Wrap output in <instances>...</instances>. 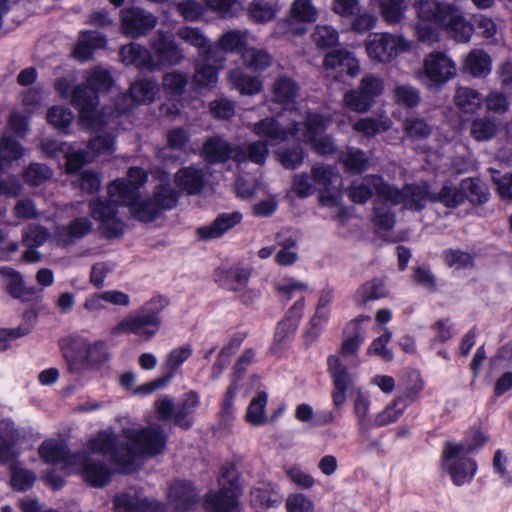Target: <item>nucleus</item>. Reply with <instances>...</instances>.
Instances as JSON below:
<instances>
[{
	"mask_svg": "<svg viewBox=\"0 0 512 512\" xmlns=\"http://www.w3.org/2000/svg\"><path fill=\"white\" fill-rule=\"evenodd\" d=\"M169 305V299L163 295L152 297L146 301L136 314H130L119 321L111 329V334H134L141 338L151 339L160 329L161 313Z\"/></svg>",
	"mask_w": 512,
	"mask_h": 512,
	"instance_id": "f257e3e1",
	"label": "nucleus"
},
{
	"mask_svg": "<svg viewBox=\"0 0 512 512\" xmlns=\"http://www.w3.org/2000/svg\"><path fill=\"white\" fill-rule=\"evenodd\" d=\"M463 451L461 444L446 441L440 457L442 472L449 475L457 487L471 483L478 471L477 461Z\"/></svg>",
	"mask_w": 512,
	"mask_h": 512,
	"instance_id": "f03ea898",
	"label": "nucleus"
},
{
	"mask_svg": "<svg viewBox=\"0 0 512 512\" xmlns=\"http://www.w3.org/2000/svg\"><path fill=\"white\" fill-rule=\"evenodd\" d=\"M71 105L78 111L81 128L99 131L104 125L103 114L98 110L100 97L83 83L76 85L71 92Z\"/></svg>",
	"mask_w": 512,
	"mask_h": 512,
	"instance_id": "7ed1b4c3",
	"label": "nucleus"
},
{
	"mask_svg": "<svg viewBox=\"0 0 512 512\" xmlns=\"http://www.w3.org/2000/svg\"><path fill=\"white\" fill-rule=\"evenodd\" d=\"M385 90V82L379 75L372 73L365 74L357 88L350 89L344 93L343 102L345 107L356 113L368 112L376 103Z\"/></svg>",
	"mask_w": 512,
	"mask_h": 512,
	"instance_id": "20e7f679",
	"label": "nucleus"
},
{
	"mask_svg": "<svg viewBox=\"0 0 512 512\" xmlns=\"http://www.w3.org/2000/svg\"><path fill=\"white\" fill-rule=\"evenodd\" d=\"M119 203L111 198L97 197L89 202L91 217L99 222L101 234L106 239H117L125 232V223L118 215Z\"/></svg>",
	"mask_w": 512,
	"mask_h": 512,
	"instance_id": "39448f33",
	"label": "nucleus"
},
{
	"mask_svg": "<svg viewBox=\"0 0 512 512\" xmlns=\"http://www.w3.org/2000/svg\"><path fill=\"white\" fill-rule=\"evenodd\" d=\"M305 307V297L301 296L286 311L284 317L276 324L273 341L269 347L272 355L280 356L288 344L293 340Z\"/></svg>",
	"mask_w": 512,
	"mask_h": 512,
	"instance_id": "423d86ee",
	"label": "nucleus"
},
{
	"mask_svg": "<svg viewBox=\"0 0 512 512\" xmlns=\"http://www.w3.org/2000/svg\"><path fill=\"white\" fill-rule=\"evenodd\" d=\"M323 68L335 81L340 82L346 76L356 77L360 72V63L353 52L345 48H336L325 54Z\"/></svg>",
	"mask_w": 512,
	"mask_h": 512,
	"instance_id": "0eeeda50",
	"label": "nucleus"
},
{
	"mask_svg": "<svg viewBox=\"0 0 512 512\" xmlns=\"http://www.w3.org/2000/svg\"><path fill=\"white\" fill-rule=\"evenodd\" d=\"M121 29L124 35L139 38L153 30L158 22L157 17L141 7H128L120 12Z\"/></svg>",
	"mask_w": 512,
	"mask_h": 512,
	"instance_id": "6e6552de",
	"label": "nucleus"
},
{
	"mask_svg": "<svg viewBox=\"0 0 512 512\" xmlns=\"http://www.w3.org/2000/svg\"><path fill=\"white\" fill-rule=\"evenodd\" d=\"M327 371L333 384L331 392L333 405L336 409H341L347 400V392L353 385L352 376L347 366H345L336 355L328 356Z\"/></svg>",
	"mask_w": 512,
	"mask_h": 512,
	"instance_id": "1a4fd4ad",
	"label": "nucleus"
},
{
	"mask_svg": "<svg viewBox=\"0 0 512 512\" xmlns=\"http://www.w3.org/2000/svg\"><path fill=\"white\" fill-rule=\"evenodd\" d=\"M167 501L175 512L193 511L200 501L199 491L190 480L174 479L168 487Z\"/></svg>",
	"mask_w": 512,
	"mask_h": 512,
	"instance_id": "9d476101",
	"label": "nucleus"
},
{
	"mask_svg": "<svg viewBox=\"0 0 512 512\" xmlns=\"http://www.w3.org/2000/svg\"><path fill=\"white\" fill-rule=\"evenodd\" d=\"M408 49L409 43L402 36H395L390 33H383L379 38L366 44L369 57L382 63L391 62L399 53Z\"/></svg>",
	"mask_w": 512,
	"mask_h": 512,
	"instance_id": "9b49d317",
	"label": "nucleus"
},
{
	"mask_svg": "<svg viewBox=\"0 0 512 512\" xmlns=\"http://www.w3.org/2000/svg\"><path fill=\"white\" fill-rule=\"evenodd\" d=\"M150 49L156 64V70L176 66L184 59L183 51L177 45L173 36L162 31L158 32V36L150 42Z\"/></svg>",
	"mask_w": 512,
	"mask_h": 512,
	"instance_id": "f8f14e48",
	"label": "nucleus"
},
{
	"mask_svg": "<svg viewBox=\"0 0 512 512\" xmlns=\"http://www.w3.org/2000/svg\"><path fill=\"white\" fill-rule=\"evenodd\" d=\"M136 451L147 457L161 454L167 444V435L158 427H143L128 435Z\"/></svg>",
	"mask_w": 512,
	"mask_h": 512,
	"instance_id": "ddd939ff",
	"label": "nucleus"
},
{
	"mask_svg": "<svg viewBox=\"0 0 512 512\" xmlns=\"http://www.w3.org/2000/svg\"><path fill=\"white\" fill-rule=\"evenodd\" d=\"M425 77L434 86H442L456 75L455 63L444 53H429L423 62Z\"/></svg>",
	"mask_w": 512,
	"mask_h": 512,
	"instance_id": "4468645a",
	"label": "nucleus"
},
{
	"mask_svg": "<svg viewBox=\"0 0 512 512\" xmlns=\"http://www.w3.org/2000/svg\"><path fill=\"white\" fill-rule=\"evenodd\" d=\"M225 57H216V49H208L195 63L194 82L201 88L214 87L218 82V72Z\"/></svg>",
	"mask_w": 512,
	"mask_h": 512,
	"instance_id": "2eb2a0df",
	"label": "nucleus"
},
{
	"mask_svg": "<svg viewBox=\"0 0 512 512\" xmlns=\"http://www.w3.org/2000/svg\"><path fill=\"white\" fill-rule=\"evenodd\" d=\"M60 348L70 372L81 373L87 370V339L69 336L60 341Z\"/></svg>",
	"mask_w": 512,
	"mask_h": 512,
	"instance_id": "dca6fc26",
	"label": "nucleus"
},
{
	"mask_svg": "<svg viewBox=\"0 0 512 512\" xmlns=\"http://www.w3.org/2000/svg\"><path fill=\"white\" fill-rule=\"evenodd\" d=\"M242 220L243 215L239 211L222 212L210 224L198 227L196 235L202 241L218 239L239 225Z\"/></svg>",
	"mask_w": 512,
	"mask_h": 512,
	"instance_id": "f3484780",
	"label": "nucleus"
},
{
	"mask_svg": "<svg viewBox=\"0 0 512 512\" xmlns=\"http://www.w3.org/2000/svg\"><path fill=\"white\" fill-rule=\"evenodd\" d=\"M453 5L437 0H418L414 3V9L417 20L442 27L445 25L449 13L452 12Z\"/></svg>",
	"mask_w": 512,
	"mask_h": 512,
	"instance_id": "a211bd4d",
	"label": "nucleus"
},
{
	"mask_svg": "<svg viewBox=\"0 0 512 512\" xmlns=\"http://www.w3.org/2000/svg\"><path fill=\"white\" fill-rule=\"evenodd\" d=\"M80 475L89 486L102 488L111 481L112 471L103 461L85 457L80 463Z\"/></svg>",
	"mask_w": 512,
	"mask_h": 512,
	"instance_id": "6ab92c4d",
	"label": "nucleus"
},
{
	"mask_svg": "<svg viewBox=\"0 0 512 512\" xmlns=\"http://www.w3.org/2000/svg\"><path fill=\"white\" fill-rule=\"evenodd\" d=\"M236 145L230 144L220 136H212L202 146L204 159L208 164H220L234 160Z\"/></svg>",
	"mask_w": 512,
	"mask_h": 512,
	"instance_id": "aec40b11",
	"label": "nucleus"
},
{
	"mask_svg": "<svg viewBox=\"0 0 512 512\" xmlns=\"http://www.w3.org/2000/svg\"><path fill=\"white\" fill-rule=\"evenodd\" d=\"M119 55L125 65H132L139 70H156L151 49L149 50L138 43L122 46Z\"/></svg>",
	"mask_w": 512,
	"mask_h": 512,
	"instance_id": "412c9836",
	"label": "nucleus"
},
{
	"mask_svg": "<svg viewBox=\"0 0 512 512\" xmlns=\"http://www.w3.org/2000/svg\"><path fill=\"white\" fill-rule=\"evenodd\" d=\"M241 490L226 488L222 485L217 492L206 495L207 508L213 512H237Z\"/></svg>",
	"mask_w": 512,
	"mask_h": 512,
	"instance_id": "4be33fe9",
	"label": "nucleus"
},
{
	"mask_svg": "<svg viewBox=\"0 0 512 512\" xmlns=\"http://www.w3.org/2000/svg\"><path fill=\"white\" fill-rule=\"evenodd\" d=\"M174 183L180 191L189 195L201 192L205 185V176L201 169L191 165L178 169L174 175Z\"/></svg>",
	"mask_w": 512,
	"mask_h": 512,
	"instance_id": "5701e85b",
	"label": "nucleus"
},
{
	"mask_svg": "<svg viewBox=\"0 0 512 512\" xmlns=\"http://www.w3.org/2000/svg\"><path fill=\"white\" fill-rule=\"evenodd\" d=\"M385 282L381 278H373L361 284L352 296L358 308H364L369 302L383 299L388 296Z\"/></svg>",
	"mask_w": 512,
	"mask_h": 512,
	"instance_id": "b1692460",
	"label": "nucleus"
},
{
	"mask_svg": "<svg viewBox=\"0 0 512 512\" xmlns=\"http://www.w3.org/2000/svg\"><path fill=\"white\" fill-rule=\"evenodd\" d=\"M200 406V395L190 390L183 395L174 414V424L183 430H189L194 423L193 414Z\"/></svg>",
	"mask_w": 512,
	"mask_h": 512,
	"instance_id": "393cba45",
	"label": "nucleus"
},
{
	"mask_svg": "<svg viewBox=\"0 0 512 512\" xmlns=\"http://www.w3.org/2000/svg\"><path fill=\"white\" fill-rule=\"evenodd\" d=\"M248 34L247 31L242 30H228L224 32L213 48L216 49V57H224L222 53H232L243 55L244 50L247 49Z\"/></svg>",
	"mask_w": 512,
	"mask_h": 512,
	"instance_id": "a878e982",
	"label": "nucleus"
},
{
	"mask_svg": "<svg viewBox=\"0 0 512 512\" xmlns=\"http://www.w3.org/2000/svg\"><path fill=\"white\" fill-rule=\"evenodd\" d=\"M251 277V273L245 268H228L215 270V282L219 287L233 292L245 288Z\"/></svg>",
	"mask_w": 512,
	"mask_h": 512,
	"instance_id": "bb28decb",
	"label": "nucleus"
},
{
	"mask_svg": "<svg viewBox=\"0 0 512 512\" xmlns=\"http://www.w3.org/2000/svg\"><path fill=\"white\" fill-rule=\"evenodd\" d=\"M300 86L296 80L287 75H278L272 85L273 101L282 106H289L296 102Z\"/></svg>",
	"mask_w": 512,
	"mask_h": 512,
	"instance_id": "cd10ccee",
	"label": "nucleus"
},
{
	"mask_svg": "<svg viewBox=\"0 0 512 512\" xmlns=\"http://www.w3.org/2000/svg\"><path fill=\"white\" fill-rule=\"evenodd\" d=\"M235 150L234 161L237 163L251 162L262 166L269 155L268 142L264 140L253 141L244 146L236 145Z\"/></svg>",
	"mask_w": 512,
	"mask_h": 512,
	"instance_id": "c85d7f7f",
	"label": "nucleus"
},
{
	"mask_svg": "<svg viewBox=\"0 0 512 512\" xmlns=\"http://www.w3.org/2000/svg\"><path fill=\"white\" fill-rule=\"evenodd\" d=\"M442 28L446 30L454 40L461 43L468 42L473 34V25L465 19L461 11L455 5H453L452 12L449 13L445 25L442 26Z\"/></svg>",
	"mask_w": 512,
	"mask_h": 512,
	"instance_id": "c756f323",
	"label": "nucleus"
},
{
	"mask_svg": "<svg viewBox=\"0 0 512 512\" xmlns=\"http://www.w3.org/2000/svg\"><path fill=\"white\" fill-rule=\"evenodd\" d=\"M371 320L369 315L360 314L352 319L346 326L345 332L349 331L351 335L346 337L340 348V354L344 357L349 355H356L364 341L362 336L361 324Z\"/></svg>",
	"mask_w": 512,
	"mask_h": 512,
	"instance_id": "7c9ffc66",
	"label": "nucleus"
},
{
	"mask_svg": "<svg viewBox=\"0 0 512 512\" xmlns=\"http://www.w3.org/2000/svg\"><path fill=\"white\" fill-rule=\"evenodd\" d=\"M331 123L329 115L317 111L308 110L302 121L303 133L301 134L304 143L314 141V138L322 136Z\"/></svg>",
	"mask_w": 512,
	"mask_h": 512,
	"instance_id": "2f4dec72",
	"label": "nucleus"
},
{
	"mask_svg": "<svg viewBox=\"0 0 512 512\" xmlns=\"http://www.w3.org/2000/svg\"><path fill=\"white\" fill-rule=\"evenodd\" d=\"M492 69V59L484 50H472L463 61V73H468L474 78L487 77Z\"/></svg>",
	"mask_w": 512,
	"mask_h": 512,
	"instance_id": "473e14b6",
	"label": "nucleus"
},
{
	"mask_svg": "<svg viewBox=\"0 0 512 512\" xmlns=\"http://www.w3.org/2000/svg\"><path fill=\"white\" fill-rule=\"evenodd\" d=\"M344 171L350 175H360L368 169L369 159L365 152L356 147L348 146L338 157Z\"/></svg>",
	"mask_w": 512,
	"mask_h": 512,
	"instance_id": "72a5a7b5",
	"label": "nucleus"
},
{
	"mask_svg": "<svg viewBox=\"0 0 512 512\" xmlns=\"http://www.w3.org/2000/svg\"><path fill=\"white\" fill-rule=\"evenodd\" d=\"M424 387L425 381L423 380L421 373L417 370L412 371L408 376V383L405 387V391L403 394L394 398V405L406 410L411 404L420 399Z\"/></svg>",
	"mask_w": 512,
	"mask_h": 512,
	"instance_id": "f704fd0d",
	"label": "nucleus"
},
{
	"mask_svg": "<svg viewBox=\"0 0 512 512\" xmlns=\"http://www.w3.org/2000/svg\"><path fill=\"white\" fill-rule=\"evenodd\" d=\"M255 135L265 138L268 144L284 142L288 139V131L281 126L278 120L272 117H266L259 120L253 126Z\"/></svg>",
	"mask_w": 512,
	"mask_h": 512,
	"instance_id": "c9c22d12",
	"label": "nucleus"
},
{
	"mask_svg": "<svg viewBox=\"0 0 512 512\" xmlns=\"http://www.w3.org/2000/svg\"><path fill=\"white\" fill-rule=\"evenodd\" d=\"M159 91V84L153 78L137 80L129 87L130 97L137 104L152 103L156 99Z\"/></svg>",
	"mask_w": 512,
	"mask_h": 512,
	"instance_id": "e433bc0d",
	"label": "nucleus"
},
{
	"mask_svg": "<svg viewBox=\"0 0 512 512\" xmlns=\"http://www.w3.org/2000/svg\"><path fill=\"white\" fill-rule=\"evenodd\" d=\"M151 198L162 215L165 211H171L179 202L180 192L172 187L169 182L157 184Z\"/></svg>",
	"mask_w": 512,
	"mask_h": 512,
	"instance_id": "4c0bfd02",
	"label": "nucleus"
},
{
	"mask_svg": "<svg viewBox=\"0 0 512 512\" xmlns=\"http://www.w3.org/2000/svg\"><path fill=\"white\" fill-rule=\"evenodd\" d=\"M371 179L373 181V188L376 194L390 201L393 205H399L405 203L408 198V194L405 189H399L383 180L379 175H368L365 180Z\"/></svg>",
	"mask_w": 512,
	"mask_h": 512,
	"instance_id": "58836bf2",
	"label": "nucleus"
},
{
	"mask_svg": "<svg viewBox=\"0 0 512 512\" xmlns=\"http://www.w3.org/2000/svg\"><path fill=\"white\" fill-rule=\"evenodd\" d=\"M83 84L99 96L100 93H107L111 90L114 85V79L107 69L97 65L87 71Z\"/></svg>",
	"mask_w": 512,
	"mask_h": 512,
	"instance_id": "ea45409f",
	"label": "nucleus"
},
{
	"mask_svg": "<svg viewBox=\"0 0 512 512\" xmlns=\"http://www.w3.org/2000/svg\"><path fill=\"white\" fill-rule=\"evenodd\" d=\"M107 190L110 197L117 196L119 203L128 208L132 207L133 203L140 196V191L137 190V186H134L125 178L114 180L109 184Z\"/></svg>",
	"mask_w": 512,
	"mask_h": 512,
	"instance_id": "a19ab883",
	"label": "nucleus"
},
{
	"mask_svg": "<svg viewBox=\"0 0 512 512\" xmlns=\"http://www.w3.org/2000/svg\"><path fill=\"white\" fill-rule=\"evenodd\" d=\"M268 394L265 391H259L251 399L245 414V421L252 426L258 427L268 423L266 416V406Z\"/></svg>",
	"mask_w": 512,
	"mask_h": 512,
	"instance_id": "79ce46f5",
	"label": "nucleus"
},
{
	"mask_svg": "<svg viewBox=\"0 0 512 512\" xmlns=\"http://www.w3.org/2000/svg\"><path fill=\"white\" fill-rule=\"evenodd\" d=\"M243 65L252 72H263L273 63V57L266 50L247 47L241 56Z\"/></svg>",
	"mask_w": 512,
	"mask_h": 512,
	"instance_id": "37998d69",
	"label": "nucleus"
},
{
	"mask_svg": "<svg viewBox=\"0 0 512 512\" xmlns=\"http://www.w3.org/2000/svg\"><path fill=\"white\" fill-rule=\"evenodd\" d=\"M38 453L47 464L66 462L70 457V450L67 445L55 440L43 441L39 446Z\"/></svg>",
	"mask_w": 512,
	"mask_h": 512,
	"instance_id": "c03bdc74",
	"label": "nucleus"
},
{
	"mask_svg": "<svg viewBox=\"0 0 512 512\" xmlns=\"http://www.w3.org/2000/svg\"><path fill=\"white\" fill-rule=\"evenodd\" d=\"M378 8L386 24L397 25L405 18L408 4L406 0H378Z\"/></svg>",
	"mask_w": 512,
	"mask_h": 512,
	"instance_id": "a18cd8bd",
	"label": "nucleus"
},
{
	"mask_svg": "<svg viewBox=\"0 0 512 512\" xmlns=\"http://www.w3.org/2000/svg\"><path fill=\"white\" fill-rule=\"evenodd\" d=\"M455 105L466 114L475 113L482 105L484 99L475 89L458 87L454 96Z\"/></svg>",
	"mask_w": 512,
	"mask_h": 512,
	"instance_id": "49530a36",
	"label": "nucleus"
},
{
	"mask_svg": "<svg viewBox=\"0 0 512 512\" xmlns=\"http://www.w3.org/2000/svg\"><path fill=\"white\" fill-rule=\"evenodd\" d=\"M467 198V193L462 189L461 184L459 187L445 184L437 193L431 196V202L441 203L447 208H457L462 205Z\"/></svg>",
	"mask_w": 512,
	"mask_h": 512,
	"instance_id": "de8ad7c7",
	"label": "nucleus"
},
{
	"mask_svg": "<svg viewBox=\"0 0 512 512\" xmlns=\"http://www.w3.org/2000/svg\"><path fill=\"white\" fill-rule=\"evenodd\" d=\"M73 119L72 111L67 107L59 105L51 106L46 115L47 123L63 135L70 133Z\"/></svg>",
	"mask_w": 512,
	"mask_h": 512,
	"instance_id": "09e8293b",
	"label": "nucleus"
},
{
	"mask_svg": "<svg viewBox=\"0 0 512 512\" xmlns=\"http://www.w3.org/2000/svg\"><path fill=\"white\" fill-rule=\"evenodd\" d=\"M192 353L193 350L190 344L172 349L164 362L165 373L163 376L170 382L183 363L191 357Z\"/></svg>",
	"mask_w": 512,
	"mask_h": 512,
	"instance_id": "8fccbe9b",
	"label": "nucleus"
},
{
	"mask_svg": "<svg viewBox=\"0 0 512 512\" xmlns=\"http://www.w3.org/2000/svg\"><path fill=\"white\" fill-rule=\"evenodd\" d=\"M461 187L467 193V198L473 206L485 204L490 197L488 187L479 178L461 180Z\"/></svg>",
	"mask_w": 512,
	"mask_h": 512,
	"instance_id": "3c124183",
	"label": "nucleus"
},
{
	"mask_svg": "<svg viewBox=\"0 0 512 512\" xmlns=\"http://www.w3.org/2000/svg\"><path fill=\"white\" fill-rule=\"evenodd\" d=\"M497 133V123L494 117L485 115L476 117L470 125V135L476 141H488Z\"/></svg>",
	"mask_w": 512,
	"mask_h": 512,
	"instance_id": "603ef678",
	"label": "nucleus"
},
{
	"mask_svg": "<svg viewBox=\"0 0 512 512\" xmlns=\"http://www.w3.org/2000/svg\"><path fill=\"white\" fill-rule=\"evenodd\" d=\"M132 217L142 223H151L161 216L153 199H142L141 195L129 208Z\"/></svg>",
	"mask_w": 512,
	"mask_h": 512,
	"instance_id": "864d4df0",
	"label": "nucleus"
},
{
	"mask_svg": "<svg viewBox=\"0 0 512 512\" xmlns=\"http://www.w3.org/2000/svg\"><path fill=\"white\" fill-rule=\"evenodd\" d=\"M276 154L281 165L289 170L300 167L307 156L305 148L299 143L282 148Z\"/></svg>",
	"mask_w": 512,
	"mask_h": 512,
	"instance_id": "5fc2aeb1",
	"label": "nucleus"
},
{
	"mask_svg": "<svg viewBox=\"0 0 512 512\" xmlns=\"http://www.w3.org/2000/svg\"><path fill=\"white\" fill-rule=\"evenodd\" d=\"M404 189L408 192L405 207L412 211H422L426 206V201H431L433 193H430L427 185L406 184Z\"/></svg>",
	"mask_w": 512,
	"mask_h": 512,
	"instance_id": "6e6d98bb",
	"label": "nucleus"
},
{
	"mask_svg": "<svg viewBox=\"0 0 512 512\" xmlns=\"http://www.w3.org/2000/svg\"><path fill=\"white\" fill-rule=\"evenodd\" d=\"M402 127L407 138L411 140H425L432 133L431 125L426 119L418 116L406 117Z\"/></svg>",
	"mask_w": 512,
	"mask_h": 512,
	"instance_id": "4d7b16f0",
	"label": "nucleus"
},
{
	"mask_svg": "<svg viewBox=\"0 0 512 512\" xmlns=\"http://www.w3.org/2000/svg\"><path fill=\"white\" fill-rule=\"evenodd\" d=\"M311 38L320 50L335 48L339 44L338 31L329 25H317Z\"/></svg>",
	"mask_w": 512,
	"mask_h": 512,
	"instance_id": "13d9d810",
	"label": "nucleus"
},
{
	"mask_svg": "<svg viewBox=\"0 0 512 512\" xmlns=\"http://www.w3.org/2000/svg\"><path fill=\"white\" fill-rule=\"evenodd\" d=\"M177 35L186 43L196 47L199 57L206 55L208 49H214L213 45L208 43V39L199 28L185 26L178 30Z\"/></svg>",
	"mask_w": 512,
	"mask_h": 512,
	"instance_id": "bf43d9fd",
	"label": "nucleus"
},
{
	"mask_svg": "<svg viewBox=\"0 0 512 512\" xmlns=\"http://www.w3.org/2000/svg\"><path fill=\"white\" fill-rule=\"evenodd\" d=\"M411 280L413 284L426 289L429 293H437L439 291L437 278L429 265L413 267Z\"/></svg>",
	"mask_w": 512,
	"mask_h": 512,
	"instance_id": "052dcab7",
	"label": "nucleus"
},
{
	"mask_svg": "<svg viewBox=\"0 0 512 512\" xmlns=\"http://www.w3.org/2000/svg\"><path fill=\"white\" fill-rule=\"evenodd\" d=\"M87 370L99 369L110 359V353L105 341L98 340L90 344L87 349Z\"/></svg>",
	"mask_w": 512,
	"mask_h": 512,
	"instance_id": "680f3d73",
	"label": "nucleus"
},
{
	"mask_svg": "<svg viewBox=\"0 0 512 512\" xmlns=\"http://www.w3.org/2000/svg\"><path fill=\"white\" fill-rule=\"evenodd\" d=\"M442 258L449 268L467 269L475 265L474 256L461 249H446L442 253Z\"/></svg>",
	"mask_w": 512,
	"mask_h": 512,
	"instance_id": "e2e57ef3",
	"label": "nucleus"
},
{
	"mask_svg": "<svg viewBox=\"0 0 512 512\" xmlns=\"http://www.w3.org/2000/svg\"><path fill=\"white\" fill-rule=\"evenodd\" d=\"M93 229L92 222L87 217H76L62 228L61 235L67 237L69 242L87 236Z\"/></svg>",
	"mask_w": 512,
	"mask_h": 512,
	"instance_id": "0e129e2a",
	"label": "nucleus"
},
{
	"mask_svg": "<svg viewBox=\"0 0 512 512\" xmlns=\"http://www.w3.org/2000/svg\"><path fill=\"white\" fill-rule=\"evenodd\" d=\"M0 275L7 279L6 292L15 299L23 297L25 284L21 274L10 267H0Z\"/></svg>",
	"mask_w": 512,
	"mask_h": 512,
	"instance_id": "69168bd1",
	"label": "nucleus"
},
{
	"mask_svg": "<svg viewBox=\"0 0 512 512\" xmlns=\"http://www.w3.org/2000/svg\"><path fill=\"white\" fill-rule=\"evenodd\" d=\"M188 77L180 71L168 72L163 76L162 86L167 94L173 96L182 95L187 87Z\"/></svg>",
	"mask_w": 512,
	"mask_h": 512,
	"instance_id": "338daca9",
	"label": "nucleus"
},
{
	"mask_svg": "<svg viewBox=\"0 0 512 512\" xmlns=\"http://www.w3.org/2000/svg\"><path fill=\"white\" fill-rule=\"evenodd\" d=\"M52 175L53 172L47 165L31 163L24 170L23 178L27 184L37 187L51 179Z\"/></svg>",
	"mask_w": 512,
	"mask_h": 512,
	"instance_id": "774afa93",
	"label": "nucleus"
}]
</instances>
